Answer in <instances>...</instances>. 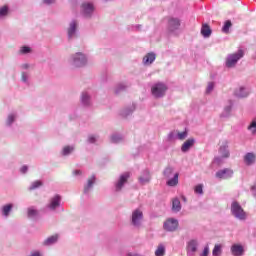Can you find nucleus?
Returning a JSON list of instances; mask_svg holds the SVG:
<instances>
[{
  "mask_svg": "<svg viewBox=\"0 0 256 256\" xmlns=\"http://www.w3.org/2000/svg\"><path fill=\"white\" fill-rule=\"evenodd\" d=\"M44 3H47L49 5L51 3H55V0H44Z\"/></svg>",
  "mask_w": 256,
  "mask_h": 256,
  "instance_id": "obj_47",
  "label": "nucleus"
},
{
  "mask_svg": "<svg viewBox=\"0 0 256 256\" xmlns=\"http://www.w3.org/2000/svg\"><path fill=\"white\" fill-rule=\"evenodd\" d=\"M195 145V139L190 138L188 140H186L182 146H181V151L183 153H187V151H189L191 149V147H193Z\"/></svg>",
  "mask_w": 256,
  "mask_h": 256,
  "instance_id": "obj_11",
  "label": "nucleus"
},
{
  "mask_svg": "<svg viewBox=\"0 0 256 256\" xmlns=\"http://www.w3.org/2000/svg\"><path fill=\"white\" fill-rule=\"evenodd\" d=\"M256 156L253 153H247L244 156V163L247 165H253L255 163Z\"/></svg>",
  "mask_w": 256,
  "mask_h": 256,
  "instance_id": "obj_16",
  "label": "nucleus"
},
{
  "mask_svg": "<svg viewBox=\"0 0 256 256\" xmlns=\"http://www.w3.org/2000/svg\"><path fill=\"white\" fill-rule=\"evenodd\" d=\"M129 177H131V174L129 172H126L120 176L118 183H116V191H121V189H123V185L127 183Z\"/></svg>",
  "mask_w": 256,
  "mask_h": 256,
  "instance_id": "obj_8",
  "label": "nucleus"
},
{
  "mask_svg": "<svg viewBox=\"0 0 256 256\" xmlns=\"http://www.w3.org/2000/svg\"><path fill=\"white\" fill-rule=\"evenodd\" d=\"M155 61V54L154 53H148L146 56H144L143 62L145 65H151Z\"/></svg>",
  "mask_w": 256,
  "mask_h": 256,
  "instance_id": "obj_22",
  "label": "nucleus"
},
{
  "mask_svg": "<svg viewBox=\"0 0 256 256\" xmlns=\"http://www.w3.org/2000/svg\"><path fill=\"white\" fill-rule=\"evenodd\" d=\"M181 27V20L178 18H169L168 20V29L171 31H177Z\"/></svg>",
  "mask_w": 256,
  "mask_h": 256,
  "instance_id": "obj_9",
  "label": "nucleus"
},
{
  "mask_svg": "<svg viewBox=\"0 0 256 256\" xmlns=\"http://www.w3.org/2000/svg\"><path fill=\"white\" fill-rule=\"evenodd\" d=\"M111 139L113 143H119L121 141V137L119 136H112Z\"/></svg>",
  "mask_w": 256,
  "mask_h": 256,
  "instance_id": "obj_42",
  "label": "nucleus"
},
{
  "mask_svg": "<svg viewBox=\"0 0 256 256\" xmlns=\"http://www.w3.org/2000/svg\"><path fill=\"white\" fill-rule=\"evenodd\" d=\"M143 221V212L139 209H136L132 212V225L139 227Z\"/></svg>",
  "mask_w": 256,
  "mask_h": 256,
  "instance_id": "obj_6",
  "label": "nucleus"
},
{
  "mask_svg": "<svg viewBox=\"0 0 256 256\" xmlns=\"http://www.w3.org/2000/svg\"><path fill=\"white\" fill-rule=\"evenodd\" d=\"M23 68H24V69H28V68H29V65L24 64V65H23Z\"/></svg>",
  "mask_w": 256,
  "mask_h": 256,
  "instance_id": "obj_49",
  "label": "nucleus"
},
{
  "mask_svg": "<svg viewBox=\"0 0 256 256\" xmlns=\"http://www.w3.org/2000/svg\"><path fill=\"white\" fill-rule=\"evenodd\" d=\"M7 13H9V8H7V6H3L2 8H0V17H5Z\"/></svg>",
  "mask_w": 256,
  "mask_h": 256,
  "instance_id": "obj_34",
  "label": "nucleus"
},
{
  "mask_svg": "<svg viewBox=\"0 0 256 256\" xmlns=\"http://www.w3.org/2000/svg\"><path fill=\"white\" fill-rule=\"evenodd\" d=\"M57 239H59V236L53 235L44 241V245H53V243H57Z\"/></svg>",
  "mask_w": 256,
  "mask_h": 256,
  "instance_id": "obj_24",
  "label": "nucleus"
},
{
  "mask_svg": "<svg viewBox=\"0 0 256 256\" xmlns=\"http://www.w3.org/2000/svg\"><path fill=\"white\" fill-rule=\"evenodd\" d=\"M211 33V27L208 24H203L201 28V35H203V37H211Z\"/></svg>",
  "mask_w": 256,
  "mask_h": 256,
  "instance_id": "obj_15",
  "label": "nucleus"
},
{
  "mask_svg": "<svg viewBox=\"0 0 256 256\" xmlns=\"http://www.w3.org/2000/svg\"><path fill=\"white\" fill-rule=\"evenodd\" d=\"M220 155L224 159H227L229 157V150H227V146L220 147Z\"/></svg>",
  "mask_w": 256,
  "mask_h": 256,
  "instance_id": "obj_29",
  "label": "nucleus"
},
{
  "mask_svg": "<svg viewBox=\"0 0 256 256\" xmlns=\"http://www.w3.org/2000/svg\"><path fill=\"white\" fill-rule=\"evenodd\" d=\"M21 79H22V81H24V83L27 82V75L25 73H22Z\"/></svg>",
  "mask_w": 256,
  "mask_h": 256,
  "instance_id": "obj_44",
  "label": "nucleus"
},
{
  "mask_svg": "<svg viewBox=\"0 0 256 256\" xmlns=\"http://www.w3.org/2000/svg\"><path fill=\"white\" fill-rule=\"evenodd\" d=\"M20 53H22V54L31 53V48H30L29 46H23V47L20 49Z\"/></svg>",
  "mask_w": 256,
  "mask_h": 256,
  "instance_id": "obj_38",
  "label": "nucleus"
},
{
  "mask_svg": "<svg viewBox=\"0 0 256 256\" xmlns=\"http://www.w3.org/2000/svg\"><path fill=\"white\" fill-rule=\"evenodd\" d=\"M37 215H39V211L33 207L28 208V217H37Z\"/></svg>",
  "mask_w": 256,
  "mask_h": 256,
  "instance_id": "obj_32",
  "label": "nucleus"
},
{
  "mask_svg": "<svg viewBox=\"0 0 256 256\" xmlns=\"http://www.w3.org/2000/svg\"><path fill=\"white\" fill-rule=\"evenodd\" d=\"M215 161H219V158H216Z\"/></svg>",
  "mask_w": 256,
  "mask_h": 256,
  "instance_id": "obj_51",
  "label": "nucleus"
},
{
  "mask_svg": "<svg viewBox=\"0 0 256 256\" xmlns=\"http://www.w3.org/2000/svg\"><path fill=\"white\" fill-rule=\"evenodd\" d=\"M218 179H231L233 177V171L229 168H225L216 172Z\"/></svg>",
  "mask_w": 256,
  "mask_h": 256,
  "instance_id": "obj_7",
  "label": "nucleus"
},
{
  "mask_svg": "<svg viewBox=\"0 0 256 256\" xmlns=\"http://www.w3.org/2000/svg\"><path fill=\"white\" fill-rule=\"evenodd\" d=\"M231 213L232 215H234V217H236V219L243 220L247 218V214L245 213V210H243V208L241 207V205H239L238 202L232 203Z\"/></svg>",
  "mask_w": 256,
  "mask_h": 256,
  "instance_id": "obj_3",
  "label": "nucleus"
},
{
  "mask_svg": "<svg viewBox=\"0 0 256 256\" xmlns=\"http://www.w3.org/2000/svg\"><path fill=\"white\" fill-rule=\"evenodd\" d=\"M75 31H77V22L73 21L70 24V27L68 28V37H69V39H71V37H73V35H75Z\"/></svg>",
  "mask_w": 256,
  "mask_h": 256,
  "instance_id": "obj_21",
  "label": "nucleus"
},
{
  "mask_svg": "<svg viewBox=\"0 0 256 256\" xmlns=\"http://www.w3.org/2000/svg\"><path fill=\"white\" fill-rule=\"evenodd\" d=\"M200 256H209V247L205 246L203 252L200 254Z\"/></svg>",
  "mask_w": 256,
  "mask_h": 256,
  "instance_id": "obj_41",
  "label": "nucleus"
},
{
  "mask_svg": "<svg viewBox=\"0 0 256 256\" xmlns=\"http://www.w3.org/2000/svg\"><path fill=\"white\" fill-rule=\"evenodd\" d=\"M43 185V182L36 180L34 181L31 186L29 187V191H33L35 189H38V187H41Z\"/></svg>",
  "mask_w": 256,
  "mask_h": 256,
  "instance_id": "obj_30",
  "label": "nucleus"
},
{
  "mask_svg": "<svg viewBox=\"0 0 256 256\" xmlns=\"http://www.w3.org/2000/svg\"><path fill=\"white\" fill-rule=\"evenodd\" d=\"M11 209H13L12 204H8V205L3 206V208H2L3 215H5V217H8L9 213H11Z\"/></svg>",
  "mask_w": 256,
  "mask_h": 256,
  "instance_id": "obj_27",
  "label": "nucleus"
},
{
  "mask_svg": "<svg viewBox=\"0 0 256 256\" xmlns=\"http://www.w3.org/2000/svg\"><path fill=\"white\" fill-rule=\"evenodd\" d=\"M139 181L140 183H142V185H145V183H149L151 181V174L149 173V171L145 170L143 174L139 177Z\"/></svg>",
  "mask_w": 256,
  "mask_h": 256,
  "instance_id": "obj_13",
  "label": "nucleus"
},
{
  "mask_svg": "<svg viewBox=\"0 0 256 256\" xmlns=\"http://www.w3.org/2000/svg\"><path fill=\"white\" fill-rule=\"evenodd\" d=\"M155 256H165V246L163 244H160L156 251H155Z\"/></svg>",
  "mask_w": 256,
  "mask_h": 256,
  "instance_id": "obj_26",
  "label": "nucleus"
},
{
  "mask_svg": "<svg viewBox=\"0 0 256 256\" xmlns=\"http://www.w3.org/2000/svg\"><path fill=\"white\" fill-rule=\"evenodd\" d=\"M167 89L168 88H167V85H165V83L158 82L151 87V93L153 97H156L157 99H159L161 97H165V93H167Z\"/></svg>",
  "mask_w": 256,
  "mask_h": 256,
  "instance_id": "obj_1",
  "label": "nucleus"
},
{
  "mask_svg": "<svg viewBox=\"0 0 256 256\" xmlns=\"http://www.w3.org/2000/svg\"><path fill=\"white\" fill-rule=\"evenodd\" d=\"M231 253L233 256H243L245 249H243L241 244H233L231 246Z\"/></svg>",
  "mask_w": 256,
  "mask_h": 256,
  "instance_id": "obj_10",
  "label": "nucleus"
},
{
  "mask_svg": "<svg viewBox=\"0 0 256 256\" xmlns=\"http://www.w3.org/2000/svg\"><path fill=\"white\" fill-rule=\"evenodd\" d=\"M59 205H61V196L56 195L51 199L49 208L52 210H55V209H57V207H59Z\"/></svg>",
  "mask_w": 256,
  "mask_h": 256,
  "instance_id": "obj_12",
  "label": "nucleus"
},
{
  "mask_svg": "<svg viewBox=\"0 0 256 256\" xmlns=\"http://www.w3.org/2000/svg\"><path fill=\"white\" fill-rule=\"evenodd\" d=\"M187 135H188L187 130H184L183 132H178L177 138H178L180 141H183V140L187 139Z\"/></svg>",
  "mask_w": 256,
  "mask_h": 256,
  "instance_id": "obj_33",
  "label": "nucleus"
},
{
  "mask_svg": "<svg viewBox=\"0 0 256 256\" xmlns=\"http://www.w3.org/2000/svg\"><path fill=\"white\" fill-rule=\"evenodd\" d=\"M13 121H15V116L14 115H9L8 116V125H11V123H13Z\"/></svg>",
  "mask_w": 256,
  "mask_h": 256,
  "instance_id": "obj_43",
  "label": "nucleus"
},
{
  "mask_svg": "<svg viewBox=\"0 0 256 256\" xmlns=\"http://www.w3.org/2000/svg\"><path fill=\"white\" fill-rule=\"evenodd\" d=\"M231 27H233V23H231V20H227L222 27L223 33H229V29H231Z\"/></svg>",
  "mask_w": 256,
  "mask_h": 256,
  "instance_id": "obj_28",
  "label": "nucleus"
},
{
  "mask_svg": "<svg viewBox=\"0 0 256 256\" xmlns=\"http://www.w3.org/2000/svg\"><path fill=\"white\" fill-rule=\"evenodd\" d=\"M74 173H75V175H79V173H81V171L76 170Z\"/></svg>",
  "mask_w": 256,
  "mask_h": 256,
  "instance_id": "obj_50",
  "label": "nucleus"
},
{
  "mask_svg": "<svg viewBox=\"0 0 256 256\" xmlns=\"http://www.w3.org/2000/svg\"><path fill=\"white\" fill-rule=\"evenodd\" d=\"M179 184V173H175L172 179L167 181L168 187H175Z\"/></svg>",
  "mask_w": 256,
  "mask_h": 256,
  "instance_id": "obj_17",
  "label": "nucleus"
},
{
  "mask_svg": "<svg viewBox=\"0 0 256 256\" xmlns=\"http://www.w3.org/2000/svg\"><path fill=\"white\" fill-rule=\"evenodd\" d=\"M223 253V245L222 244H215L213 250H212V255L213 256H221Z\"/></svg>",
  "mask_w": 256,
  "mask_h": 256,
  "instance_id": "obj_19",
  "label": "nucleus"
},
{
  "mask_svg": "<svg viewBox=\"0 0 256 256\" xmlns=\"http://www.w3.org/2000/svg\"><path fill=\"white\" fill-rule=\"evenodd\" d=\"M163 227L165 231H177V229L179 228V221L175 218H169L164 222Z\"/></svg>",
  "mask_w": 256,
  "mask_h": 256,
  "instance_id": "obj_5",
  "label": "nucleus"
},
{
  "mask_svg": "<svg viewBox=\"0 0 256 256\" xmlns=\"http://www.w3.org/2000/svg\"><path fill=\"white\" fill-rule=\"evenodd\" d=\"M93 4L91 3H83L82 4V11L84 15H90V13H93Z\"/></svg>",
  "mask_w": 256,
  "mask_h": 256,
  "instance_id": "obj_14",
  "label": "nucleus"
},
{
  "mask_svg": "<svg viewBox=\"0 0 256 256\" xmlns=\"http://www.w3.org/2000/svg\"><path fill=\"white\" fill-rule=\"evenodd\" d=\"M73 65L74 67H83L87 64V58L85 57V54L79 52L76 53L73 57Z\"/></svg>",
  "mask_w": 256,
  "mask_h": 256,
  "instance_id": "obj_4",
  "label": "nucleus"
},
{
  "mask_svg": "<svg viewBox=\"0 0 256 256\" xmlns=\"http://www.w3.org/2000/svg\"><path fill=\"white\" fill-rule=\"evenodd\" d=\"M71 151H73V147L71 146H66L63 149V155H69V153H71Z\"/></svg>",
  "mask_w": 256,
  "mask_h": 256,
  "instance_id": "obj_39",
  "label": "nucleus"
},
{
  "mask_svg": "<svg viewBox=\"0 0 256 256\" xmlns=\"http://www.w3.org/2000/svg\"><path fill=\"white\" fill-rule=\"evenodd\" d=\"M30 256H41V253H39V252H34V253H32Z\"/></svg>",
  "mask_w": 256,
  "mask_h": 256,
  "instance_id": "obj_48",
  "label": "nucleus"
},
{
  "mask_svg": "<svg viewBox=\"0 0 256 256\" xmlns=\"http://www.w3.org/2000/svg\"><path fill=\"white\" fill-rule=\"evenodd\" d=\"M88 141H89V143H95V138H94V136H90V137L88 138Z\"/></svg>",
  "mask_w": 256,
  "mask_h": 256,
  "instance_id": "obj_45",
  "label": "nucleus"
},
{
  "mask_svg": "<svg viewBox=\"0 0 256 256\" xmlns=\"http://www.w3.org/2000/svg\"><path fill=\"white\" fill-rule=\"evenodd\" d=\"M28 167L27 166H23L20 171L21 173H25L27 171Z\"/></svg>",
  "mask_w": 256,
  "mask_h": 256,
  "instance_id": "obj_46",
  "label": "nucleus"
},
{
  "mask_svg": "<svg viewBox=\"0 0 256 256\" xmlns=\"http://www.w3.org/2000/svg\"><path fill=\"white\" fill-rule=\"evenodd\" d=\"M243 55H245L243 50H238L237 53L229 54L226 58V67H235V65H237V61H239V59H242Z\"/></svg>",
  "mask_w": 256,
  "mask_h": 256,
  "instance_id": "obj_2",
  "label": "nucleus"
},
{
  "mask_svg": "<svg viewBox=\"0 0 256 256\" xmlns=\"http://www.w3.org/2000/svg\"><path fill=\"white\" fill-rule=\"evenodd\" d=\"M173 167L168 166L164 169V176L167 177V179H169V177H171L173 175Z\"/></svg>",
  "mask_w": 256,
  "mask_h": 256,
  "instance_id": "obj_31",
  "label": "nucleus"
},
{
  "mask_svg": "<svg viewBox=\"0 0 256 256\" xmlns=\"http://www.w3.org/2000/svg\"><path fill=\"white\" fill-rule=\"evenodd\" d=\"M172 210L175 211V213L181 211V201H179L178 198L172 200Z\"/></svg>",
  "mask_w": 256,
  "mask_h": 256,
  "instance_id": "obj_20",
  "label": "nucleus"
},
{
  "mask_svg": "<svg viewBox=\"0 0 256 256\" xmlns=\"http://www.w3.org/2000/svg\"><path fill=\"white\" fill-rule=\"evenodd\" d=\"M195 193H198L199 195H203V184H199L194 189Z\"/></svg>",
  "mask_w": 256,
  "mask_h": 256,
  "instance_id": "obj_37",
  "label": "nucleus"
},
{
  "mask_svg": "<svg viewBox=\"0 0 256 256\" xmlns=\"http://www.w3.org/2000/svg\"><path fill=\"white\" fill-rule=\"evenodd\" d=\"M187 251L192 254L197 252V240H191L188 242Z\"/></svg>",
  "mask_w": 256,
  "mask_h": 256,
  "instance_id": "obj_18",
  "label": "nucleus"
},
{
  "mask_svg": "<svg viewBox=\"0 0 256 256\" xmlns=\"http://www.w3.org/2000/svg\"><path fill=\"white\" fill-rule=\"evenodd\" d=\"M93 183H95V176H91L88 179L87 185L84 187V193H87L91 187H93Z\"/></svg>",
  "mask_w": 256,
  "mask_h": 256,
  "instance_id": "obj_23",
  "label": "nucleus"
},
{
  "mask_svg": "<svg viewBox=\"0 0 256 256\" xmlns=\"http://www.w3.org/2000/svg\"><path fill=\"white\" fill-rule=\"evenodd\" d=\"M248 130L253 134L256 133V121L251 122V124L248 126Z\"/></svg>",
  "mask_w": 256,
  "mask_h": 256,
  "instance_id": "obj_36",
  "label": "nucleus"
},
{
  "mask_svg": "<svg viewBox=\"0 0 256 256\" xmlns=\"http://www.w3.org/2000/svg\"><path fill=\"white\" fill-rule=\"evenodd\" d=\"M89 95L87 93L82 94V103L84 105H89Z\"/></svg>",
  "mask_w": 256,
  "mask_h": 256,
  "instance_id": "obj_35",
  "label": "nucleus"
},
{
  "mask_svg": "<svg viewBox=\"0 0 256 256\" xmlns=\"http://www.w3.org/2000/svg\"><path fill=\"white\" fill-rule=\"evenodd\" d=\"M214 87H215V84L213 82L208 83L206 93H211V91H213Z\"/></svg>",
  "mask_w": 256,
  "mask_h": 256,
  "instance_id": "obj_40",
  "label": "nucleus"
},
{
  "mask_svg": "<svg viewBox=\"0 0 256 256\" xmlns=\"http://www.w3.org/2000/svg\"><path fill=\"white\" fill-rule=\"evenodd\" d=\"M235 95L236 97H247L249 93L247 92V90H245L244 87H241L239 90H236Z\"/></svg>",
  "mask_w": 256,
  "mask_h": 256,
  "instance_id": "obj_25",
  "label": "nucleus"
}]
</instances>
